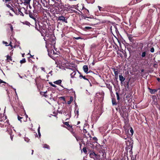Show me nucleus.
<instances>
[{"instance_id":"nucleus-13","label":"nucleus","mask_w":160,"mask_h":160,"mask_svg":"<svg viewBox=\"0 0 160 160\" xmlns=\"http://www.w3.org/2000/svg\"><path fill=\"white\" fill-rule=\"evenodd\" d=\"M75 116H77V118H78L79 115V109L78 108L75 109Z\"/></svg>"},{"instance_id":"nucleus-59","label":"nucleus","mask_w":160,"mask_h":160,"mask_svg":"<svg viewBox=\"0 0 160 160\" xmlns=\"http://www.w3.org/2000/svg\"><path fill=\"white\" fill-rule=\"evenodd\" d=\"M80 121H78V124H80Z\"/></svg>"},{"instance_id":"nucleus-48","label":"nucleus","mask_w":160,"mask_h":160,"mask_svg":"<svg viewBox=\"0 0 160 160\" xmlns=\"http://www.w3.org/2000/svg\"><path fill=\"white\" fill-rule=\"evenodd\" d=\"M38 132H39V131H40V126L38 127Z\"/></svg>"},{"instance_id":"nucleus-21","label":"nucleus","mask_w":160,"mask_h":160,"mask_svg":"<svg viewBox=\"0 0 160 160\" xmlns=\"http://www.w3.org/2000/svg\"><path fill=\"white\" fill-rule=\"evenodd\" d=\"M73 100V98L72 97H71L70 98V100L69 101H68L67 103L68 104H71L72 102V101Z\"/></svg>"},{"instance_id":"nucleus-25","label":"nucleus","mask_w":160,"mask_h":160,"mask_svg":"<svg viewBox=\"0 0 160 160\" xmlns=\"http://www.w3.org/2000/svg\"><path fill=\"white\" fill-rule=\"evenodd\" d=\"M65 125L71 128L72 127L69 125V123L68 122H65L64 123Z\"/></svg>"},{"instance_id":"nucleus-42","label":"nucleus","mask_w":160,"mask_h":160,"mask_svg":"<svg viewBox=\"0 0 160 160\" xmlns=\"http://www.w3.org/2000/svg\"><path fill=\"white\" fill-rule=\"evenodd\" d=\"M59 0H52V1L55 3H56L58 1H59Z\"/></svg>"},{"instance_id":"nucleus-16","label":"nucleus","mask_w":160,"mask_h":160,"mask_svg":"<svg viewBox=\"0 0 160 160\" xmlns=\"http://www.w3.org/2000/svg\"><path fill=\"white\" fill-rule=\"evenodd\" d=\"M149 89L150 90V92L151 94H154L157 91V90L156 89H151L150 88H149Z\"/></svg>"},{"instance_id":"nucleus-4","label":"nucleus","mask_w":160,"mask_h":160,"mask_svg":"<svg viewBox=\"0 0 160 160\" xmlns=\"http://www.w3.org/2000/svg\"><path fill=\"white\" fill-rule=\"evenodd\" d=\"M29 15L30 17L33 19L35 21V23H36L37 22V21H38L37 18L36 16L32 12H29Z\"/></svg>"},{"instance_id":"nucleus-43","label":"nucleus","mask_w":160,"mask_h":160,"mask_svg":"<svg viewBox=\"0 0 160 160\" xmlns=\"http://www.w3.org/2000/svg\"><path fill=\"white\" fill-rule=\"evenodd\" d=\"M18 120L20 121V116L18 115Z\"/></svg>"},{"instance_id":"nucleus-30","label":"nucleus","mask_w":160,"mask_h":160,"mask_svg":"<svg viewBox=\"0 0 160 160\" xmlns=\"http://www.w3.org/2000/svg\"><path fill=\"white\" fill-rule=\"evenodd\" d=\"M26 62L25 58H23L22 60H21V63H25Z\"/></svg>"},{"instance_id":"nucleus-17","label":"nucleus","mask_w":160,"mask_h":160,"mask_svg":"<svg viewBox=\"0 0 160 160\" xmlns=\"http://www.w3.org/2000/svg\"><path fill=\"white\" fill-rule=\"evenodd\" d=\"M62 82V80H58L56 81L53 82V83L59 85Z\"/></svg>"},{"instance_id":"nucleus-6","label":"nucleus","mask_w":160,"mask_h":160,"mask_svg":"<svg viewBox=\"0 0 160 160\" xmlns=\"http://www.w3.org/2000/svg\"><path fill=\"white\" fill-rule=\"evenodd\" d=\"M28 118V116L26 114V112H25L24 115H23V117H21V122L22 121L23 122L27 121V118Z\"/></svg>"},{"instance_id":"nucleus-20","label":"nucleus","mask_w":160,"mask_h":160,"mask_svg":"<svg viewBox=\"0 0 160 160\" xmlns=\"http://www.w3.org/2000/svg\"><path fill=\"white\" fill-rule=\"evenodd\" d=\"M76 73V71H74L73 72L71 73L70 74L71 77L72 78H74V76L75 75Z\"/></svg>"},{"instance_id":"nucleus-33","label":"nucleus","mask_w":160,"mask_h":160,"mask_svg":"<svg viewBox=\"0 0 160 160\" xmlns=\"http://www.w3.org/2000/svg\"><path fill=\"white\" fill-rule=\"evenodd\" d=\"M24 140L26 142H28L29 141L30 139H29L28 138H25Z\"/></svg>"},{"instance_id":"nucleus-38","label":"nucleus","mask_w":160,"mask_h":160,"mask_svg":"<svg viewBox=\"0 0 160 160\" xmlns=\"http://www.w3.org/2000/svg\"><path fill=\"white\" fill-rule=\"evenodd\" d=\"M49 83L53 87H54V88L56 87V85H55V84H52L51 82H50Z\"/></svg>"},{"instance_id":"nucleus-56","label":"nucleus","mask_w":160,"mask_h":160,"mask_svg":"<svg viewBox=\"0 0 160 160\" xmlns=\"http://www.w3.org/2000/svg\"><path fill=\"white\" fill-rule=\"evenodd\" d=\"M18 12H20V8H18Z\"/></svg>"},{"instance_id":"nucleus-39","label":"nucleus","mask_w":160,"mask_h":160,"mask_svg":"<svg viewBox=\"0 0 160 160\" xmlns=\"http://www.w3.org/2000/svg\"><path fill=\"white\" fill-rule=\"evenodd\" d=\"M68 116V118H66L65 120L66 121L69 118L71 117V114H68V115L67 114L66 115V116Z\"/></svg>"},{"instance_id":"nucleus-23","label":"nucleus","mask_w":160,"mask_h":160,"mask_svg":"<svg viewBox=\"0 0 160 160\" xmlns=\"http://www.w3.org/2000/svg\"><path fill=\"white\" fill-rule=\"evenodd\" d=\"M98 9L100 11H104V9L103 8H102L100 6H98Z\"/></svg>"},{"instance_id":"nucleus-9","label":"nucleus","mask_w":160,"mask_h":160,"mask_svg":"<svg viewBox=\"0 0 160 160\" xmlns=\"http://www.w3.org/2000/svg\"><path fill=\"white\" fill-rule=\"evenodd\" d=\"M119 80L121 82V83H122L125 80V78L123 77V76L121 75H119Z\"/></svg>"},{"instance_id":"nucleus-31","label":"nucleus","mask_w":160,"mask_h":160,"mask_svg":"<svg viewBox=\"0 0 160 160\" xmlns=\"http://www.w3.org/2000/svg\"><path fill=\"white\" fill-rule=\"evenodd\" d=\"M116 94L117 95V100H119L120 98H119V94L118 93V92H116Z\"/></svg>"},{"instance_id":"nucleus-22","label":"nucleus","mask_w":160,"mask_h":160,"mask_svg":"<svg viewBox=\"0 0 160 160\" xmlns=\"http://www.w3.org/2000/svg\"><path fill=\"white\" fill-rule=\"evenodd\" d=\"M44 148H46L48 149H50V148L48 145L47 144H44L43 147Z\"/></svg>"},{"instance_id":"nucleus-19","label":"nucleus","mask_w":160,"mask_h":160,"mask_svg":"<svg viewBox=\"0 0 160 160\" xmlns=\"http://www.w3.org/2000/svg\"><path fill=\"white\" fill-rule=\"evenodd\" d=\"M22 23L23 24H25V25H27V26H30V25H31V24H30V23L29 22H28L27 21H25L22 22Z\"/></svg>"},{"instance_id":"nucleus-46","label":"nucleus","mask_w":160,"mask_h":160,"mask_svg":"<svg viewBox=\"0 0 160 160\" xmlns=\"http://www.w3.org/2000/svg\"><path fill=\"white\" fill-rule=\"evenodd\" d=\"M38 135L39 136V138L40 137V136H41V133L40 132V131H39V132H38Z\"/></svg>"},{"instance_id":"nucleus-32","label":"nucleus","mask_w":160,"mask_h":160,"mask_svg":"<svg viewBox=\"0 0 160 160\" xmlns=\"http://www.w3.org/2000/svg\"><path fill=\"white\" fill-rule=\"evenodd\" d=\"M7 58L8 60H10L11 61L12 60L11 57L8 55L7 56Z\"/></svg>"},{"instance_id":"nucleus-53","label":"nucleus","mask_w":160,"mask_h":160,"mask_svg":"<svg viewBox=\"0 0 160 160\" xmlns=\"http://www.w3.org/2000/svg\"><path fill=\"white\" fill-rule=\"evenodd\" d=\"M35 28H36V29H38V28H37V26L36 25V26H35Z\"/></svg>"},{"instance_id":"nucleus-57","label":"nucleus","mask_w":160,"mask_h":160,"mask_svg":"<svg viewBox=\"0 0 160 160\" xmlns=\"http://www.w3.org/2000/svg\"><path fill=\"white\" fill-rule=\"evenodd\" d=\"M52 72V71H51L49 73V74H51Z\"/></svg>"},{"instance_id":"nucleus-5","label":"nucleus","mask_w":160,"mask_h":160,"mask_svg":"<svg viewBox=\"0 0 160 160\" xmlns=\"http://www.w3.org/2000/svg\"><path fill=\"white\" fill-rule=\"evenodd\" d=\"M58 18V19L57 20L58 21H61L63 22H65L66 23L68 22L67 19L65 18V17L62 15L59 16Z\"/></svg>"},{"instance_id":"nucleus-24","label":"nucleus","mask_w":160,"mask_h":160,"mask_svg":"<svg viewBox=\"0 0 160 160\" xmlns=\"http://www.w3.org/2000/svg\"><path fill=\"white\" fill-rule=\"evenodd\" d=\"M112 102L113 105H116L117 104L116 102L114 99H112Z\"/></svg>"},{"instance_id":"nucleus-63","label":"nucleus","mask_w":160,"mask_h":160,"mask_svg":"<svg viewBox=\"0 0 160 160\" xmlns=\"http://www.w3.org/2000/svg\"><path fill=\"white\" fill-rule=\"evenodd\" d=\"M28 6H29V8H31V6L29 5Z\"/></svg>"},{"instance_id":"nucleus-3","label":"nucleus","mask_w":160,"mask_h":160,"mask_svg":"<svg viewBox=\"0 0 160 160\" xmlns=\"http://www.w3.org/2000/svg\"><path fill=\"white\" fill-rule=\"evenodd\" d=\"M33 7L34 10L36 11H42V12H45L46 13L48 12V10L42 8L41 5L39 4L38 2L35 3L33 5Z\"/></svg>"},{"instance_id":"nucleus-37","label":"nucleus","mask_w":160,"mask_h":160,"mask_svg":"<svg viewBox=\"0 0 160 160\" xmlns=\"http://www.w3.org/2000/svg\"><path fill=\"white\" fill-rule=\"evenodd\" d=\"M11 131L10 132H9V134L10 135V138L11 139V140H12V138H13V136H12V134H11Z\"/></svg>"},{"instance_id":"nucleus-28","label":"nucleus","mask_w":160,"mask_h":160,"mask_svg":"<svg viewBox=\"0 0 160 160\" xmlns=\"http://www.w3.org/2000/svg\"><path fill=\"white\" fill-rule=\"evenodd\" d=\"M150 3H147V4H144V5L142 6V8H144L145 7L148 6H150Z\"/></svg>"},{"instance_id":"nucleus-1","label":"nucleus","mask_w":160,"mask_h":160,"mask_svg":"<svg viewBox=\"0 0 160 160\" xmlns=\"http://www.w3.org/2000/svg\"><path fill=\"white\" fill-rule=\"evenodd\" d=\"M44 40L46 41V47L48 45L50 44L51 45H55L56 43L55 40L54 38L52 36V35H48L47 34L46 35V37L44 38Z\"/></svg>"},{"instance_id":"nucleus-34","label":"nucleus","mask_w":160,"mask_h":160,"mask_svg":"<svg viewBox=\"0 0 160 160\" xmlns=\"http://www.w3.org/2000/svg\"><path fill=\"white\" fill-rule=\"evenodd\" d=\"M82 150L83 152L85 153H86L87 152V150L86 148H83L82 149Z\"/></svg>"},{"instance_id":"nucleus-15","label":"nucleus","mask_w":160,"mask_h":160,"mask_svg":"<svg viewBox=\"0 0 160 160\" xmlns=\"http://www.w3.org/2000/svg\"><path fill=\"white\" fill-rule=\"evenodd\" d=\"M92 29V28L89 27V26H87V27H85V28H83V30L85 31H87L88 30H91Z\"/></svg>"},{"instance_id":"nucleus-54","label":"nucleus","mask_w":160,"mask_h":160,"mask_svg":"<svg viewBox=\"0 0 160 160\" xmlns=\"http://www.w3.org/2000/svg\"><path fill=\"white\" fill-rule=\"evenodd\" d=\"M157 80L158 81H160V79L159 78H158Z\"/></svg>"},{"instance_id":"nucleus-55","label":"nucleus","mask_w":160,"mask_h":160,"mask_svg":"<svg viewBox=\"0 0 160 160\" xmlns=\"http://www.w3.org/2000/svg\"><path fill=\"white\" fill-rule=\"evenodd\" d=\"M14 90L15 91V93H16V94L17 96V94L16 93V89H14Z\"/></svg>"},{"instance_id":"nucleus-12","label":"nucleus","mask_w":160,"mask_h":160,"mask_svg":"<svg viewBox=\"0 0 160 160\" xmlns=\"http://www.w3.org/2000/svg\"><path fill=\"white\" fill-rule=\"evenodd\" d=\"M107 87L109 89L110 92L112 93V87L109 84H106Z\"/></svg>"},{"instance_id":"nucleus-18","label":"nucleus","mask_w":160,"mask_h":160,"mask_svg":"<svg viewBox=\"0 0 160 160\" xmlns=\"http://www.w3.org/2000/svg\"><path fill=\"white\" fill-rule=\"evenodd\" d=\"M73 135L75 137L77 140L78 141L81 140L80 137L78 136H77L74 132L72 133Z\"/></svg>"},{"instance_id":"nucleus-51","label":"nucleus","mask_w":160,"mask_h":160,"mask_svg":"<svg viewBox=\"0 0 160 160\" xmlns=\"http://www.w3.org/2000/svg\"><path fill=\"white\" fill-rule=\"evenodd\" d=\"M84 17V18L85 19H86V18H91L90 17Z\"/></svg>"},{"instance_id":"nucleus-11","label":"nucleus","mask_w":160,"mask_h":160,"mask_svg":"<svg viewBox=\"0 0 160 160\" xmlns=\"http://www.w3.org/2000/svg\"><path fill=\"white\" fill-rule=\"evenodd\" d=\"M112 69L113 70V71L114 72L115 77L117 78L118 74V69L115 68H113Z\"/></svg>"},{"instance_id":"nucleus-26","label":"nucleus","mask_w":160,"mask_h":160,"mask_svg":"<svg viewBox=\"0 0 160 160\" xmlns=\"http://www.w3.org/2000/svg\"><path fill=\"white\" fill-rule=\"evenodd\" d=\"M146 55V52H142V54L141 55V56L142 58H143V57H145Z\"/></svg>"},{"instance_id":"nucleus-36","label":"nucleus","mask_w":160,"mask_h":160,"mask_svg":"<svg viewBox=\"0 0 160 160\" xmlns=\"http://www.w3.org/2000/svg\"><path fill=\"white\" fill-rule=\"evenodd\" d=\"M130 132L131 133L132 135L133 133V131L132 128H131L130 130Z\"/></svg>"},{"instance_id":"nucleus-7","label":"nucleus","mask_w":160,"mask_h":160,"mask_svg":"<svg viewBox=\"0 0 160 160\" xmlns=\"http://www.w3.org/2000/svg\"><path fill=\"white\" fill-rule=\"evenodd\" d=\"M152 103L153 104H156L157 103V97L155 95L152 96Z\"/></svg>"},{"instance_id":"nucleus-52","label":"nucleus","mask_w":160,"mask_h":160,"mask_svg":"<svg viewBox=\"0 0 160 160\" xmlns=\"http://www.w3.org/2000/svg\"><path fill=\"white\" fill-rule=\"evenodd\" d=\"M3 43H5V44H8V43L7 42H5L3 41Z\"/></svg>"},{"instance_id":"nucleus-10","label":"nucleus","mask_w":160,"mask_h":160,"mask_svg":"<svg viewBox=\"0 0 160 160\" xmlns=\"http://www.w3.org/2000/svg\"><path fill=\"white\" fill-rule=\"evenodd\" d=\"M89 156L91 158H94L97 156V154L93 152H91L89 154Z\"/></svg>"},{"instance_id":"nucleus-8","label":"nucleus","mask_w":160,"mask_h":160,"mask_svg":"<svg viewBox=\"0 0 160 160\" xmlns=\"http://www.w3.org/2000/svg\"><path fill=\"white\" fill-rule=\"evenodd\" d=\"M83 69L85 73H86L87 74L88 73V69L87 65H84L83 67Z\"/></svg>"},{"instance_id":"nucleus-49","label":"nucleus","mask_w":160,"mask_h":160,"mask_svg":"<svg viewBox=\"0 0 160 160\" xmlns=\"http://www.w3.org/2000/svg\"><path fill=\"white\" fill-rule=\"evenodd\" d=\"M41 69H42V70H43V71H44L45 69H44V68H42H42H41Z\"/></svg>"},{"instance_id":"nucleus-44","label":"nucleus","mask_w":160,"mask_h":160,"mask_svg":"<svg viewBox=\"0 0 160 160\" xmlns=\"http://www.w3.org/2000/svg\"><path fill=\"white\" fill-rule=\"evenodd\" d=\"M10 29H11V30L12 31L13 30V27H12V25L10 26Z\"/></svg>"},{"instance_id":"nucleus-40","label":"nucleus","mask_w":160,"mask_h":160,"mask_svg":"<svg viewBox=\"0 0 160 160\" xmlns=\"http://www.w3.org/2000/svg\"><path fill=\"white\" fill-rule=\"evenodd\" d=\"M82 78L83 79H84V80H87L89 83H90V82L89 81L88 79L86 78L85 76H84V77H83Z\"/></svg>"},{"instance_id":"nucleus-41","label":"nucleus","mask_w":160,"mask_h":160,"mask_svg":"<svg viewBox=\"0 0 160 160\" xmlns=\"http://www.w3.org/2000/svg\"><path fill=\"white\" fill-rule=\"evenodd\" d=\"M128 37L129 39L130 40L132 38V37L129 35H128Z\"/></svg>"},{"instance_id":"nucleus-62","label":"nucleus","mask_w":160,"mask_h":160,"mask_svg":"<svg viewBox=\"0 0 160 160\" xmlns=\"http://www.w3.org/2000/svg\"><path fill=\"white\" fill-rule=\"evenodd\" d=\"M6 2H8L10 1V0H5Z\"/></svg>"},{"instance_id":"nucleus-61","label":"nucleus","mask_w":160,"mask_h":160,"mask_svg":"<svg viewBox=\"0 0 160 160\" xmlns=\"http://www.w3.org/2000/svg\"><path fill=\"white\" fill-rule=\"evenodd\" d=\"M47 18V16H46V15H45L44 16V18Z\"/></svg>"},{"instance_id":"nucleus-14","label":"nucleus","mask_w":160,"mask_h":160,"mask_svg":"<svg viewBox=\"0 0 160 160\" xmlns=\"http://www.w3.org/2000/svg\"><path fill=\"white\" fill-rule=\"evenodd\" d=\"M8 122L7 121H6V122H5L4 124H0V126L1 127H4V126L6 127L7 126H8V125H9Z\"/></svg>"},{"instance_id":"nucleus-35","label":"nucleus","mask_w":160,"mask_h":160,"mask_svg":"<svg viewBox=\"0 0 160 160\" xmlns=\"http://www.w3.org/2000/svg\"><path fill=\"white\" fill-rule=\"evenodd\" d=\"M154 51V49L153 47L151 48L150 50V52H153Z\"/></svg>"},{"instance_id":"nucleus-2","label":"nucleus","mask_w":160,"mask_h":160,"mask_svg":"<svg viewBox=\"0 0 160 160\" xmlns=\"http://www.w3.org/2000/svg\"><path fill=\"white\" fill-rule=\"evenodd\" d=\"M31 0H24V2H22V3H21V4L22 6L24 5V7H22L21 8V15L22 16H24L23 13L22 12H23L27 14H28V12L27 10L28 9V7L29 4Z\"/></svg>"},{"instance_id":"nucleus-50","label":"nucleus","mask_w":160,"mask_h":160,"mask_svg":"<svg viewBox=\"0 0 160 160\" xmlns=\"http://www.w3.org/2000/svg\"><path fill=\"white\" fill-rule=\"evenodd\" d=\"M83 132H87V131H86V129H84Z\"/></svg>"},{"instance_id":"nucleus-29","label":"nucleus","mask_w":160,"mask_h":160,"mask_svg":"<svg viewBox=\"0 0 160 160\" xmlns=\"http://www.w3.org/2000/svg\"><path fill=\"white\" fill-rule=\"evenodd\" d=\"M1 117L0 116V122H2L3 121V119L2 118H4L3 115L2 116V115H1Z\"/></svg>"},{"instance_id":"nucleus-27","label":"nucleus","mask_w":160,"mask_h":160,"mask_svg":"<svg viewBox=\"0 0 160 160\" xmlns=\"http://www.w3.org/2000/svg\"><path fill=\"white\" fill-rule=\"evenodd\" d=\"M1 83H4L7 84V86L8 85V83H7L6 82L3 81L2 80L0 79V84H1Z\"/></svg>"},{"instance_id":"nucleus-58","label":"nucleus","mask_w":160,"mask_h":160,"mask_svg":"<svg viewBox=\"0 0 160 160\" xmlns=\"http://www.w3.org/2000/svg\"><path fill=\"white\" fill-rule=\"evenodd\" d=\"M32 155L33 154V150H32Z\"/></svg>"},{"instance_id":"nucleus-64","label":"nucleus","mask_w":160,"mask_h":160,"mask_svg":"<svg viewBox=\"0 0 160 160\" xmlns=\"http://www.w3.org/2000/svg\"><path fill=\"white\" fill-rule=\"evenodd\" d=\"M80 38V37H78V38H76V39H78Z\"/></svg>"},{"instance_id":"nucleus-45","label":"nucleus","mask_w":160,"mask_h":160,"mask_svg":"<svg viewBox=\"0 0 160 160\" xmlns=\"http://www.w3.org/2000/svg\"><path fill=\"white\" fill-rule=\"evenodd\" d=\"M79 73L80 74V78H82L83 77H84V76H83L80 73Z\"/></svg>"},{"instance_id":"nucleus-47","label":"nucleus","mask_w":160,"mask_h":160,"mask_svg":"<svg viewBox=\"0 0 160 160\" xmlns=\"http://www.w3.org/2000/svg\"><path fill=\"white\" fill-rule=\"evenodd\" d=\"M6 85H7V84H6V85H5V84H2V87L4 88V87H6Z\"/></svg>"},{"instance_id":"nucleus-60","label":"nucleus","mask_w":160,"mask_h":160,"mask_svg":"<svg viewBox=\"0 0 160 160\" xmlns=\"http://www.w3.org/2000/svg\"><path fill=\"white\" fill-rule=\"evenodd\" d=\"M22 57H24V54H22Z\"/></svg>"}]
</instances>
